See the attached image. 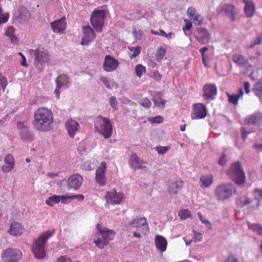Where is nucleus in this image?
<instances>
[{"mask_svg": "<svg viewBox=\"0 0 262 262\" xmlns=\"http://www.w3.org/2000/svg\"><path fill=\"white\" fill-rule=\"evenodd\" d=\"M15 28L13 26H9L5 32V35L9 37L12 42L16 43L17 38L14 35Z\"/></svg>", "mask_w": 262, "mask_h": 262, "instance_id": "32", "label": "nucleus"}, {"mask_svg": "<svg viewBox=\"0 0 262 262\" xmlns=\"http://www.w3.org/2000/svg\"><path fill=\"white\" fill-rule=\"evenodd\" d=\"M248 227L250 229L255 231L257 234L262 236V226L258 224H248Z\"/></svg>", "mask_w": 262, "mask_h": 262, "instance_id": "40", "label": "nucleus"}, {"mask_svg": "<svg viewBox=\"0 0 262 262\" xmlns=\"http://www.w3.org/2000/svg\"><path fill=\"white\" fill-rule=\"evenodd\" d=\"M155 242L156 248L161 252L166 250L167 242L165 238L161 235H157L155 237Z\"/></svg>", "mask_w": 262, "mask_h": 262, "instance_id": "29", "label": "nucleus"}, {"mask_svg": "<svg viewBox=\"0 0 262 262\" xmlns=\"http://www.w3.org/2000/svg\"><path fill=\"white\" fill-rule=\"evenodd\" d=\"M23 229L21 224L14 222L10 224L8 232L13 236H19L23 233Z\"/></svg>", "mask_w": 262, "mask_h": 262, "instance_id": "25", "label": "nucleus"}, {"mask_svg": "<svg viewBox=\"0 0 262 262\" xmlns=\"http://www.w3.org/2000/svg\"><path fill=\"white\" fill-rule=\"evenodd\" d=\"M219 12L224 13L230 18L232 21H234L236 19L235 7L232 5L229 4H223L221 6Z\"/></svg>", "mask_w": 262, "mask_h": 262, "instance_id": "20", "label": "nucleus"}, {"mask_svg": "<svg viewBox=\"0 0 262 262\" xmlns=\"http://www.w3.org/2000/svg\"><path fill=\"white\" fill-rule=\"evenodd\" d=\"M225 262H238V261L232 253H230Z\"/></svg>", "mask_w": 262, "mask_h": 262, "instance_id": "57", "label": "nucleus"}, {"mask_svg": "<svg viewBox=\"0 0 262 262\" xmlns=\"http://www.w3.org/2000/svg\"><path fill=\"white\" fill-rule=\"evenodd\" d=\"M227 162V158L225 154H223L220 158L218 163L221 166H224Z\"/></svg>", "mask_w": 262, "mask_h": 262, "instance_id": "58", "label": "nucleus"}, {"mask_svg": "<svg viewBox=\"0 0 262 262\" xmlns=\"http://www.w3.org/2000/svg\"><path fill=\"white\" fill-rule=\"evenodd\" d=\"M207 110L202 103H195L192 106L191 117L193 119L204 118L207 115Z\"/></svg>", "mask_w": 262, "mask_h": 262, "instance_id": "14", "label": "nucleus"}, {"mask_svg": "<svg viewBox=\"0 0 262 262\" xmlns=\"http://www.w3.org/2000/svg\"><path fill=\"white\" fill-rule=\"evenodd\" d=\"M9 18V13L8 12H4V10L1 5V0H0V25L6 23Z\"/></svg>", "mask_w": 262, "mask_h": 262, "instance_id": "37", "label": "nucleus"}, {"mask_svg": "<svg viewBox=\"0 0 262 262\" xmlns=\"http://www.w3.org/2000/svg\"><path fill=\"white\" fill-rule=\"evenodd\" d=\"M18 54L19 55H20L21 57V58H22L21 64L25 67H28V65L27 63L26 58L25 56L22 53H21L20 52L18 53Z\"/></svg>", "mask_w": 262, "mask_h": 262, "instance_id": "61", "label": "nucleus"}, {"mask_svg": "<svg viewBox=\"0 0 262 262\" xmlns=\"http://www.w3.org/2000/svg\"><path fill=\"white\" fill-rule=\"evenodd\" d=\"M229 177L238 185L245 182V174L239 162L233 163L227 171Z\"/></svg>", "mask_w": 262, "mask_h": 262, "instance_id": "5", "label": "nucleus"}, {"mask_svg": "<svg viewBox=\"0 0 262 262\" xmlns=\"http://www.w3.org/2000/svg\"><path fill=\"white\" fill-rule=\"evenodd\" d=\"M33 51L34 57V64L36 67L38 65L43 66L46 62L49 61L48 52L42 48L38 47Z\"/></svg>", "mask_w": 262, "mask_h": 262, "instance_id": "9", "label": "nucleus"}, {"mask_svg": "<svg viewBox=\"0 0 262 262\" xmlns=\"http://www.w3.org/2000/svg\"><path fill=\"white\" fill-rule=\"evenodd\" d=\"M139 104L145 108H149L151 105V103L149 99L147 98L141 99L139 101Z\"/></svg>", "mask_w": 262, "mask_h": 262, "instance_id": "46", "label": "nucleus"}, {"mask_svg": "<svg viewBox=\"0 0 262 262\" xmlns=\"http://www.w3.org/2000/svg\"><path fill=\"white\" fill-rule=\"evenodd\" d=\"M200 180L201 183V186L202 188L209 187L211 185L212 182L211 177L207 176H203L201 177Z\"/></svg>", "mask_w": 262, "mask_h": 262, "instance_id": "36", "label": "nucleus"}, {"mask_svg": "<svg viewBox=\"0 0 262 262\" xmlns=\"http://www.w3.org/2000/svg\"><path fill=\"white\" fill-rule=\"evenodd\" d=\"M179 216L181 219L185 220L191 216V212L187 209H183L179 212Z\"/></svg>", "mask_w": 262, "mask_h": 262, "instance_id": "45", "label": "nucleus"}, {"mask_svg": "<svg viewBox=\"0 0 262 262\" xmlns=\"http://www.w3.org/2000/svg\"><path fill=\"white\" fill-rule=\"evenodd\" d=\"M147 162L138 157L136 153H132L128 159V163L133 170L143 169L145 168L143 164Z\"/></svg>", "mask_w": 262, "mask_h": 262, "instance_id": "18", "label": "nucleus"}, {"mask_svg": "<svg viewBox=\"0 0 262 262\" xmlns=\"http://www.w3.org/2000/svg\"><path fill=\"white\" fill-rule=\"evenodd\" d=\"M149 120L153 123H163L164 121L163 118L160 116H157L155 117L151 118Z\"/></svg>", "mask_w": 262, "mask_h": 262, "instance_id": "56", "label": "nucleus"}, {"mask_svg": "<svg viewBox=\"0 0 262 262\" xmlns=\"http://www.w3.org/2000/svg\"><path fill=\"white\" fill-rule=\"evenodd\" d=\"M184 21L185 23V25L182 28V30L184 32L189 30L192 27L191 23L187 19H185Z\"/></svg>", "mask_w": 262, "mask_h": 262, "instance_id": "54", "label": "nucleus"}, {"mask_svg": "<svg viewBox=\"0 0 262 262\" xmlns=\"http://www.w3.org/2000/svg\"><path fill=\"white\" fill-rule=\"evenodd\" d=\"M22 256L20 250L13 248L5 249L1 255V259L4 262H17Z\"/></svg>", "mask_w": 262, "mask_h": 262, "instance_id": "8", "label": "nucleus"}, {"mask_svg": "<svg viewBox=\"0 0 262 262\" xmlns=\"http://www.w3.org/2000/svg\"><path fill=\"white\" fill-rule=\"evenodd\" d=\"M152 77L154 79L158 82L161 80L162 78V75L158 71L155 70L152 71Z\"/></svg>", "mask_w": 262, "mask_h": 262, "instance_id": "53", "label": "nucleus"}, {"mask_svg": "<svg viewBox=\"0 0 262 262\" xmlns=\"http://www.w3.org/2000/svg\"><path fill=\"white\" fill-rule=\"evenodd\" d=\"M60 201V195H54L50 196L46 200V204L50 207H53L55 204L59 203Z\"/></svg>", "mask_w": 262, "mask_h": 262, "instance_id": "35", "label": "nucleus"}, {"mask_svg": "<svg viewBox=\"0 0 262 262\" xmlns=\"http://www.w3.org/2000/svg\"><path fill=\"white\" fill-rule=\"evenodd\" d=\"M141 47L140 46H137L135 47H129V50L133 52V54L130 55L131 59L137 57L141 52Z\"/></svg>", "mask_w": 262, "mask_h": 262, "instance_id": "44", "label": "nucleus"}, {"mask_svg": "<svg viewBox=\"0 0 262 262\" xmlns=\"http://www.w3.org/2000/svg\"><path fill=\"white\" fill-rule=\"evenodd\" d=\"M195 38L200 43L203 44L209 41V35L205 29L201 28L198 29Z\"/></svg>", "mask_w": 262, "mask_h": 262, "instance_id": "26", "label": "nucleus"}, {"mask_svg": "<svg viewBox=\"0 0 262 262\" xmlns=\"http://www.w3.org/2000/svg\"><path fill=\"white\" fill-rule=\"evenodd\" d=\"M203 97L205 99H210L213 98V85L206 84L203 87Z\"/></svg>", "mask_w": 262, "mask_h": 262, "instance_id": "31", "label": "nucleus"}, {"mask_svg": "<svg viewBox=\"0 0 262 262\" xmlns=\"http://www.w3.org/2000/svg\"><path fill=\"white\" fill-rule=\"evenodd\" d=\"M107 165L105 162H102L97 168L95 172V179L100 186H104L106 182L105 176Z\"/></svg>", "mask_w": 262, "mask_h": 262, "instance_id": "13", "label": "nucleus"}, {"mask_svg": "<svg viewBox=\"0 0 262 262\" xmlns=\"http://www.w3.org/2000/svg\"><path fill=\"white\" fill-rule=\"evenodd\" d=\"M55 232V230L49 231L41 234L34 242L32 251L36 258L41 259L46 255L45 244L47 241L51 237Z\"/></svg>", "mask_w": 262, "mask_h": 262, "instance_id": "3", "label": "nucleus"}, {"mask_svg": "<svg viewBox=\"0 0 262 262\" xmlns=\"http://www.w3.org/2000/svg\"><path fill=\"white\" fill-rule=\"evenodd\" d=\"M244 86L246 94L250 93V83L248 81L244 82Z\"/></svg>", "mask_w": 262, "mask_h": 262, "instance_id": "62", "label": "nucleus"}, {"mask_svg": "<svg viewBox=\"0 0 262 262\" xmlns=\"http://www.w3.org/2000/svg\"><path fill=\"white\" fill-rule=\"evenodd\" d=\"M16 125L21 139L28 142H32L34 139V136L30 132L27 125L23 122H18Z\"/></svg>", "mask_w": 262, "mask_h": 262, "instance_id": "11", "label": "nucleus"}, {"mask_svg": "<svg viewBox=\"0 0 262 262\" xmlns=\"http://www.w3.org/2000/svg\"><path fill=\"white\" fill-rule=\"evenodd\" d=\"M106 12L103 10H95L91 14V24L97 32H101Z\"/></svg>", "mask_w": 262, "mask_h": 262, "instance_id": "7", "label": "nucleus"}, {"mask_svg": "<svg viewBox=\"0 0 262 262\" xmlns=\"http://www.w3.org/2000/svg\"><path fill=\"white\" fill-rule=\"evenodd\" d=\"M229 101L234 105L238 104L239 97L236 95L228 94Z\"/></svg>", "mask_w": 262, "mask_h": 262, "instance_id": "47", "label": "nucleus"}, {"mask_svg": "<svg viewBox=\"0 0 262 262\" xmlns=\"http://www.w3.org/2000/svg\"><path fill=\"white\" fill-rule=\"evenodd\" d=\"M241 130L242 138L244 140H245L247 138L248 135L250 134L252 132L246 131L244 128H242Z\"/></svg>", "mask_w": 262, "mask_h": 262, "instance_id": "60", "label": "nucleus"}, {"mask_svg": "<svg viewBox=\"0 0 262 262\" xmlns=\"http://www.w3.org/2000/svg\"><path fill=\"white\" fill-rule=\"evenodd\" d=\"M254 93L259 97L260 99H262V82L256 83L253 89Z\"/></svg>", "mask_w": 262, "mask_h": 262, "instance_id": "39", "label": "nucleus"}, {"mask_svg": "<svg viewBox=\"0 0 262 262\" xmlns=\"http://www.w3.org/2000/svg\"><path fill=\"white\" fill-rule=\"evenodd\" d=\"M146 72V68L142 64H138L135 67V73L137 77H141Z\"/></svg>", "mask_w": 262, "mask_h": 262, "instance_id": "42", "label": "nucleus"}, {"mask_svg": "<svg viewBox=\"0 0 262 262\" xmlns=\"http://www.w3.org/2000/svg\"><path fill=\"white\" fill-rule=\"evenodd\" d=\"M166 51L162 47L159 48L157 49L156 54V59L157 61H161L165 56Z\"/></svg>", "mask_w": 262, "mask_h": 262, "instance_id": "43", "label": "nucleus"}, {"mask_svg": "<svg viewBox=\"0 0 262 262\" xmlns=\"http://www.w3.org/2000/svg\"><path fill=\"white\" fill-rule=\"evenodd\" d=\"M233 61L239 66H244L247 63V60L244 59L243 56L239 54L234 56Z\"/></svg>", "mask_w": 262, "mask_h": 262, "instance_id": "41", "label": "nucleus"}, {"mask_svg": "<svg viewBox=\"0 0 262 262\" xmlns=\"http://www.w3.org/2000/svg\"><path fill=\"white\" fill-rule=\"evenodd\" d=\"M132 228L141 233L145 234L149 230L148 225L145 217L136 218L129 223Z\"/></svg>", "mask_w": 262, "mask_h": 262, "instance_id": "12", "label": "nucleus"}, {"mask_svg": "<svg viewBox=\"0 0 262 262\" xmlns=\"http://www.w3.org/2000/svg\"><path fill=\"white\" fill-rule=\"evenodd\" d=\"M31 17L30 12L25 7H20L17 13L13 15V19L19 23L28 20Z\"/></svg>", "mask_w": 262, "mask_h": 262, "instance_id": "19", "label": "nucleus"}, {"mask_svg": "<svg viewBox=\"0 0 262 262\" xmlns=\"http://www.w3.org/2000/svg\"><path fill=\"white\" fill-rule=\"evenodd\" d=\"M51 26L54 32L58 33L62 32L66 28V17L63 16L59 19L52 22Z\"/></svg>", "mask_w": 262, "mask_h": 262, "instance_id": "22", "label": "nucleus"}, {"mask_svg": "<svg viewBox=\"0 0 262 262\" xmlns=\"http://www.w3.org/2000/svg\"><path fill=\"white\" fill-rule=\"evenodd\" d=\"M69 77L64 74L59 75L56 80V82L58 87H62L67 84Z\"/></svg>", "mask_w": 262, "mask_h": 262, "instance_id": "34", "label": "nucleus"}, {"mask_svg": "<svg viewBox=\"0 0 262 262\" xmlns=\"http://www.w3.org/2000/svg\"><path fill=\"white\" fill-rule=\"evenodd\" d=\"M170 149L169 146H158L156 148V150L159 154H164Z\"/></svg>", "mask_w": 262, "mask_h": 262, "instance_id": "49", "label": "nucleus"}, {"mask_svg": "<svg viewBox=\"0 0 262 262\" xmlns=\"http://www.w3.org/2000/svg\"><path fill=\"white\" fill-rule=\"evenodd\" d=\"M94 126L95 130L105 139H108L112 136L113 127L108 119L98 116L95 120Z\"/></svg>", "mask_w": 262, "mask_h": 262, "instance_id": "4", "label": "nucleus"}, {"mask_svg": "<svg viewBox=\"0 0 262 262\" xmlns=\"http://www.w3.org/2000/svg\"><path fill=\"white\" fill-rule=\"evenodd\" d=\"M96 228L97 232L94 243L98 248L102 249L108 244L110 241L114 238L116 233L113 230L107 229L100 224H97Z\"/></svg>", "mask_w": 262, "mask_h": 262, "instance_id": "2", "label": "nucleus"}, {"mask_svg": "<svg viewBox=\"0 0 262 262\" xmlns=\"http://www.w3.org/2000/svg\"><path fill=\"white\" fill-rule=\"evenodd\" d=\"M119 66L118 61L112 56L107 55L104 57L103 68L105 71L111 72L115 70Z\"/></svg>", "mask_w": 262, "mask_h": 262, "instance_id": "15", "label": "nucleus"}, {"mask_svg": "<svg viewBox=\"0 0 262 262\" xmlns=\"http://www.w3.org/2000/svg\"><path fill=\"white\" fill-rule=\"evenodd\" d=\"M208 50V48L207 47L202 48L199 50V52L201 54L203 64L205 67H209V59L208 56L205 54V52Z\"/></svg>", "mask_w": 262, "mask_h": 262, "instance_id": "33", "label": "nucleus"}, {"mask_svg": "<svg viewBox=\"0 0 262 262\" xmlns=\"http://www.w3.org/2000/svg\"><path fill=\"white\" fill-rule=\"evenodd\" d=\"M4 162L6 165H3L2 167L3 172L7 173L11 171L15 166V161L13 157L10 154L7 155Z\"/></svg>", "mask_w": 262, "mask_h": 262, "instance_id": "24", "label": "nucleus"}, {"mask_svg": "<svg viewBox=\"0 0 262 262\" xmlns=\"http://www.w3.org/2000/svg\"><path fill=\"white\" fill-rule=\"evenodd\" d=\"M193 233V241L195 242H200L203 238L202 234L200 232H196L194 230L192 231Z\"/></svg>", "mask_w": 262, "mask_h": 262, "instance_id": "50", "label": "nucleus"}, {"mask_svg": "<svg viewBox=\"0 0 262 262\" xmlns=\"http://www.w3.org/2000/svg\"><path fill=\"white\" fill-rule=\"evenodd\" d=\"M252 147L258 150V151H262V144H254Z\"/></svg>", "mask_w": 262, "mask_h": 262, "instance_id": "63", "label": "nucleus"}, {"mask_svg": "<svg viewBox=\"0 0 262 262\" xmlns=\"http://www.w3.org/2000/svg\"><path fill=\"white\" fill-rule=\"evenodd\" d=\"M56 262H71V259L66 256H61L57 258Z\"/></svg>", "mask_w": 262, "mask_h": 262, "instance_id": "59", "label": "nucleus"}, {"mask_svg": "<svg viewBox=\"0 0 262 262\" xmlns=\"http://www.w3.org/2000/svg\"><path fill=\"white\" fill-rule=\"evenodd\" d=\"M53 122V114L51 110L40 107L34 112L32 121L34 128L38 131L46 132L50 129Z\"/></svg>", "mask_w": 262, "mask_h": 262, "instance_id": "1", "label": "nucleus"}, {"mask_svg": "<svg viewBox=\"0 0 262 262\" xmlns=\"http://www.w3.org/2000/svg\"><path fill=\"white\" fill-rule=\"evenodd\" d=\"M109 103L111 107L114 110H116L117 105L118 104V102L116 100V99L114 96H111L109 99Z\"/></svg>", "mask_w": 262, "mask_h": 262, "instance_id": "52", "label": "nucleus"}, {"mask_svg": "<svg viewBox=\"0 0 262 262\" xmlns=\"http://www.w3.org/2000/svg\"><path fill=\"white\" fill-rule=\"evenodd\" d=\"M261 42V39L259 37H256L254 41L249 46V48H253L256 45H258Z\"/></svg>", "mask_w": 262, "mask_h": 262, "instance_id": "55", "label": "nucleus"}, {"mask_svg": "<svg viewBox=\"0 0 262 262\" xmlns=\"http://www.w3.org/2000/svg\"><path fill=\"white\" fill-rule=\"evenodd\" d=\"M187 13L189 19L193 20L195 24L200 25L202 24L203 18L200 15L196 14V10L194 8L189 7Z\"/></svg>", "mask_w": 262, "mask_h": 262, "instance_id": "28", "label": "nucleus"}, {"mask_svg": "<svg viewBox=\"0 0 262 262\" xmlns=\"http://www.w3.org/2000/svg\"><path fill=\"white\" fill-rule=\"evenodd\" d=\"M82 29L83 36L81 44L82 45H86L95 38L96 34L94 31L90 26H83Z\"/></svg>", "mask_w": 262, "mask_h": 262, "instance_id": "17", "label": "nucleus"}, {"mask_svg": "<svg viewBox=\"0 0 262 262\" xmlns=\"http://www.w3.org/2000/svg\"><path fill=\"white\" fill-rule=\"evenodd\" d=\"M262 122V114L258 113L251 115L245 119L246 124L249 125H259Z\"/></svg>", "mask_w": 262, "mask_h": 262, "instance_id": "27", "label": "nucleus"}, {"mask_svg": "<svg viewBox=\"0 0 262 262\" xmlns=\"http://www.w3.org/2000/svg\"><path fill=\"white\" fill-rule=\"evenodd\" d=\"M8 82L7 78L4 77L2 73H0V85L2 87L3 91H5L6 86L7 85Z\"/></svg>", "mask_w": 262, "mask_h": 262, "instance_id": "48", "label": "nucleus"}, {"mask_svg": "<svg viewBox=\"0 0 262 262\" xmlns=\"http://www.w3.org/2000/svg\"><path fill=\"white\" fill-rule=\"evenodd\" d=\"M101 81H102L103 84L105 85V86L109 89H111L113 84L111 82V81L107 79L106 77H101L100 78Z\"/></svg>", "mask_w": 262, "mask_h": 262, "instance_id": "51", "label": "nucleus"}, {"mask_svg": "<svg viewBox=\"0 0 262 262\" xmlns=\"http://www.w3.org/2000/svg\"><path fill=\"white\" fill-rule=\"evenodd\" d=\"M83 182V177L79 174L71 175L68 179L67 185L69 189L78 190Z\"/></svg>", "mask_w": 262, "mask_h": 262, "instance_id": "16", "label": "nucleus"}, {"mask_svg": "<svg viewBox=\"0 0 262 262\" xmlns=\"http://www.w3.org/2000/svg\"><path fill=\"white\" fill-rule=\"evenodd\" d=\"M252 201L246 195L242 196L237 202V204L241 207H244L246 205L250 204Z\"/></svg>", "mask_w": 262, "mask_h": 262, "instance_id": "38", "label": "nucleus"}, {"mask_svg": "<svg viewBox=\"0 0 262 262\" xmlns=\"http://www.w3.org/2000/svg\"><path fill=\"white\" fill-rule=\"evenodd\" d=\"M245 6L244 11L247 17H252L255 12V6L254 3L251 1L243 0Z\"/></svg>", "mask_w": 262, "mask_h": 262, "instance_id": "30", "label": "nucleus"}, {"mask_svg": "<svg viewBox=\"0 0 262 262\" xmlns=\"http://www.w3.org/2000/svg\"><path fill=\"white\" fill-rule=\"evenodd\" d=\"M65 127L70 137L74 138L76 133L79 128V124L77 121L69 119L66 122Z\"/></svg>", "mask_w": 262, "mask_h": 262, "instance_id": "21", "label": "nucleus"}, {"mask_svg": "<svg viewBox=\"0 0 262 262\" xmlns=\"http://www.w3.org/2000/svg\"><path fill=\"white\" fill-rule=\"evenodd\" d=\"M236 193L235 186L230 183L219 185L215 190L216 198L219 201L227 200Z\"/></svg>", "mask_w": 262, "mask_h": 262, "instance_id": "6", "label": "nucleus"}, {"mask_svg": "<svg viewBox=\"0 0 262 262\" xmlns=\"http://www.w3.org/2000/svg\"><path fill=\"white\" fill-rule=\"evenodd\" d=\"M60 88L61 87H58V85H57V87L55 89V90L54 91V94L56 95V97L57 99H59V96H60Z\"/></svg>", "mask_w": 262, "mask_h": 262, "instance_id": "64", "label": "nucleus"}, {"mask_svg": "<svg viewBox=\"0 0 262 262\" xmlns=\"http://www.w3.org/2000/svg\"><path fill=\"white\" fill-rule=\"evenodd\" d=\"M184 182L181 180H178L169 183L167 191L170 195L176 194L183 187Z\"/></svg>", "mask_w": 262, "mask_h": 262, "instance_id": "23", "label": "nucleus"}, {"mask_svg": "<svg viewBox=\"0 0 262 262\" xmlns=\"http://www.w3.org/2000/svg\"><path fill=\"white\" fill-rule=\"evenodd\" d=\"M123 198V193L121 192L117 193L115 189L111 191H106L105 195L106 202L108 204H120Z\"/></svg>", "mask_w": 262, "mask_h": 262, "instance_id": "10", "label": "nucleus"}]
</instances>
